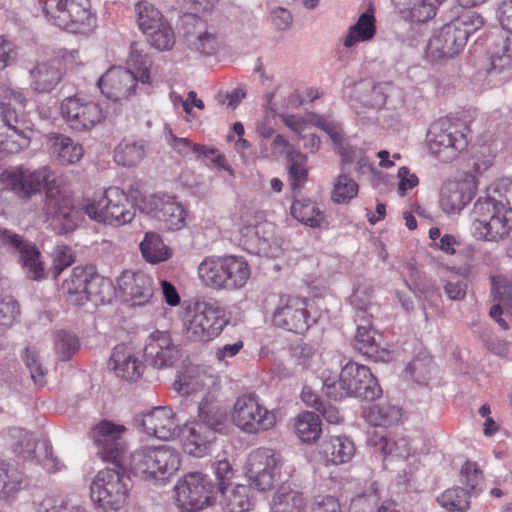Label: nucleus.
Wrapping results in <instances>:
<instances>
[{"mask_svg": "<svg viewBox=\"0 0 512 512\" xmlns=\"http://www.w3.org/2000/svg\"><path fill=\"white\" fill-rule=\"evenodd\" d=\"M451 24L458 32L464 34L467 43L469 37L483 29L484 20L478 13L469 11L451 21Z\"/></svg>", "mask_w": 512, "mask_h": 512, "instance_id": "54", "label": "nucleus"}, {"mask_svg": "<svg viewBox=\"0 0 512 512\" xmlns=\"http://www.w3.org/2000/svg\"><path fill=\"white\" fill-rule=\"evenodd\" d=\"M140 250L144 259L150 263H159L170 257L169 248L163 243L161 237L154 232H147L140 243Z\"/></svg>", "mask_w": 512, "mask_h": 512, "instance_id": "46", "label": "nucleus"}, {"mask_svg": "<svg viewBox=\"0 0 512 512\" xmlns=\"http://www.w3.org/2000/svg\"><path fill=\"white\" fill-rule=\"evenodd\" d=\"M20 315L18 302L10 295L0 297V325L10 327Z\"/></svg>", "mask_w": 512, "mask_h": 512, "instance_id": "62", "label": "nucleus"}, {"mask_svg": "<svg viewBox=\"0 0 512 512\" xmlns=\"http://www.w3.org/2000/svg\"><path fill=\"white\" fill-rule=\"evenodd\" d=\"M433 369V361L429 356H418L407 366L406 371L418 383H426Z\"/></svg>", "mask_w": 512, "mask_h": 512, "instance_id": "61", "label": "nucleus"}, {"mask_svg": "<svg viewBox=\"0 0 512 512\" xmlns=\"http://www.w3.org/2000/svg\"><path fill=\"white\" fill-rule=\"evenodd\" d=\"M248 262L239 256H210L198 266L202 283L212 289L236 290L242 288L250 277Z\"/></svg>", "mask_w": 512, "mask_h": 512, "instance_id": "6", "label": "nucleus"}, {"mask_svg": "<svg viewBox=\"0 0 512 512\" xmlns=\"http://www.w3.org/2000/svg\"><path fill=\"white\" fill-rule=\"evenodd\" d=\"M2 437L12 452L24 460H36L48 472L61 470L62 464L54 457L50 442L43 441L37 445L31 433L19 427L7 429Z\"/></svg>", "mask_w": 512, "mask_h": 512, "instance_id": "13", "label": "nucleus"}, {"mask_svg": "<svg viewBox=\"0 0 512 512\" xmlns=\"http://www.w3.org/2000/svg\"><path fill=\"white\" fill-rule=\"evenodd\" d=\"M282 460L270 449L252 451L245 464V475L249 485L261 492L270 490L280 476Z\"/></svg>", "mask_w": 512, "mask_h": 512, "instance_id": "15", "label": "nucleus"}, {"mask_svg": "<svg viewBox=\"0 0 512 512\" xmlns=\"http://www.w3.org/2000/svg\"><path fill=\"white\" fill-rule=\"evenodd\" d=\"M376 452L381 453L384 457H396L406 459L410 456L412 448L406 438L391 440L385 436H379L370 440Z\"/></svg>", "mask_w": 512, "mask_h": 512, "instance_id": "45", "label": "nucleus"}, {"mask_svg": "<svg viewBox=\"0 0 512 512\" xmlns=\"http://www.w3.org/2000/svg\"><path fill=\"white\" fill-rule=\"evenodd\" d=\"M471 200L472 193L466 183L453 180L443 183L439 204L444 213L458 214Z\"/></svg>", "mask_w": 512, "mask_h": 512, "instance_id": "33", "label": "nucleus"}, {"mask_svg": "<svg viewBox=\"0 0 512 512\" xmlns=\"http://www.w3.org/2000/svg\"><path fill=\"white\" fill-rule=\"evenodd\" d=\"M295 432L306 443H312L319 439L322 429L319 416L314 412L305 411L295 419Z\"/></svg>", "mask_w": 512, "mask_h": 512, "instance_id": "43", "label": "nucleus"}, {"mask_svg": "<svg viewBox=\"0 0 512 512\" xmlns=\"http://www.w3.org/2000/svg\"><path fill=\"white\" fill-rule=\"evenodd\" d=\"M373 294V286L370 282L364 280L362 282H358L354 287L353 292L350 296V303L356 310V316L358 314L361 315H369L372 317L369 311L372 309L373 304L371 302Z\"/></svg>", "mask_w": 512, "mask_h": 512, "instance_id": "52", "label": "nucleus"}, {"mask_svg": "<svg viewBox=\"0 0 512 512\" xmlns=\"http://www.w3.org/2000/svg\"><path fill=\"white\" fill-rule=\"evenodd\" d=\"M273 323L277 327L294 333L306 331L310 326L306 300L281 296L279 305L273 314Z\"/></svg>", "mask_w": 512, "mask_h": 512, "instance_id": "23", "label": "nucleus"}, {"mask_svg": "<svg viewBox=\"0 0 512 512\" xmlns=\"http://www.w3.org/2000/svg\"><path fill=\"white\" fill-rule=\"evenodd\" d=\"M62 290L70 303L83 305L87 301L104 302L111 283L92 269L75 267L70 277L63 281Z\"/></svg>", "mask_w": 512, "mask_h": 512, "instance_id": "12", "label": "nucleus"}, {"mask_svg": "<svg viewBox=\"0 0 512 512\" xmlns=\"http://www.w3.org/2000/svg\"><path fill=\"white\" fill-rule=\"evenodd\" d=\"M357 326L354 337V347L364 356L375 362H388L391 359L389 351L382 349L376 340V331L372 328L369 315L355 316Z\"/></svg>", "mask_w": 512, "mask_h": 512, "instance_id": "28", "label": "nucleus"}, {"mask_svg": "<svg viewBox=\"0 0 512 512\" xmlns=\"http://www.w3.org/2000/svg\"><path fill=\"white\" fill-rule=\"evenodd\" d=\"M84 210L91 219L113 226L131 222L136 211L127 195L117 187H110L98 198H93Z\"/></svg>", "mask_w": 512, "mask_h": 512, "instance_id": "11", "label": "nucleus"}, {"mask_svg": "<svg viewBox=\"0 0 512 512\" xmlns=\"http://www.w3.org/2000/svg\"><path fill=\"white\" fill-rule=\"evenodd\" d=\"M146 361L154 368L170 367L178 359L179 350L166 331L151 333L144 348Z\"/></svg>", "mask_w": 512, "mask_h": 512, "instance_id": "27", "label": "nucleus"}, {"mask_svg": "<svg viewBox=\"0 0 512 512\" xmlns=\"http://www.w3.org/2000/svg\"><path fill=\"white\" fill-rule=\"evenodd\" d=\"M47 146L50 153L63 165L77 163L83 156L82 146L63 134L48 135Z\"/></svg>", "mask_w": 512, "mask_h": 512, "instance_id": "36", "label": "nucleus"}, {"mask_svg": "<svg viewBox=\"0 0 512 512\" xmlns=\"http://www.w3.org/2000/svg\"><path fill=\"white\" fill-rule=\"evenodd\" d=\"M460 483L469 488L471 496H478L484 489V478L482 471L475 462L466 461L460 470Z\"/></svg>", "mask_w": 512, "mask_h": 512, "instance_id": "53", "label": "nucleus"}, {"mask_svg": "<svg viewBox=\"0 0 512 512\" xmlns=\"http://www.w3.org/2000/svg\"><path fill=\"white\" fill-rule=\"evenodd\" d=\"M227 323L225 310L217 301H196L187 312L183 333L189 341L205 343L217 337Z\"/></svg>", "mask_w": 512, "mask_h": 512, "instance_id": "7", "label": "nucleus"}, {"mask_svg": "<svg viewBox=\"0 0 512 512\" xmlns=\"http://www.w3.org/2000/svg\"><path fill=\"white\" fill-rule=\"evenodd\" d=\"M153 216L163 223L167 230H180L185 225L186 212L173 196H155L152 201Z\"/></svg>", "mask_w": 512, "mask_h": 512, "instance_id": "31", "label": "nucleus"}, {"mask_svg": "<svg viewBox=\"0 0 512 512\" xmlns=\"http://www.w3.org/2000/svg\"><path fill=\"white\" fill-rule=\"evenodd\" d=\"M321 452L328 462L338 465L351 460L355 446L347 437L334 436L321 444Z\"/></svg>", "mask_w": 512, "mask_h": 512, "instance_id": "38", "label": "nucleus"}, {"mask_svg": "<svg viewBox=\"0 0 512 512\" xmlns=\"http://www.w3.org/2000/svg\"><path fill=\"white\" fill-rule=\"evenodd\" d=\"M61 114L67 125L79 132L92 129L104 118L98 103L78 96L68 97L62 101Z\"/></svg>", "mask_w": 512, "mask_h": 512, "instance_id": "18", "label": "nucleus"}, {"mask_svg": "<svg viewBox=\"0 0 512 512\" xmlns=\"http://www.w3.org/2000/svg\"><path fill=\"white\" fill-rule=\"evenodd\" d=\"M379 497L376 491L357 495L352 499L350 504V512H372L374 507L378 505Z\"/></svg>", "mask_w": 512, "mask_h": 512, "instance_id": "64", "label": "nucleus"}, {"mask_svg": "<svg viewBox=\"0 0 512 512\" xmlns=\"http://www.w3.org/2000/svg\"><path fill=\"white\" fill-rule=\"evenodd\" d=\"M512 64V39L501 37L495 44L491 55V66L495 71H502Z\"/></svg>", "mask_w": 512, "mask_h": 512, "instance_id": "56", "label": "nucleus"}, {"mask_svg": "<svg viewBox=\"0 0 512 512\" xmlns=\"http://www.w3.org/2000/svg\"><path fill=\"white\" fill-rule=\"evenodd\" d=\"M118 286L123 300L131 306H143L154 295L153 279L143 272H123L118 278Z\"/></svg>", "mask_w": 512, "mask_h": 512, "instance_id": "26", "label": "nucleus"}, {"mask_svg": "<svg viewBox=\"0 0 512 512\" xmlns=\"http://www.w3.org/2000/svg\"><path fill=\"white\" fill-rule=\"evenodd\" d=\"M25 475L13 464L0 460V499L9 500L19 492L24 484Z\"/></svg>", "mask_w": 512, "mask_h": 512, "instance_id": "40", "label": "nucleus"}, {"mask_svg": "<svg viewBox=\"0 0 512 512\" xmlns=\"http://www.w3.org/2000/svg\"><path fill=\"white\" fill-rule=\"evenodd\" d=\"M180 465V453L169 445L141 447L131 453L129 461L134 476L154 485L167 483Z\"/></svg>", "mask_w": 512, "mask_h": 512, "instance_id": "3", "label": "nucleus"}, {"mask_svg": "<svg viewBox=\"0 0 512 512\" xmlns=\"http://www.w3.org/2000/svg\"><path fill=\"white\" fill-rule=\"evenodd\" d=\"M234 424L248 433L268 430L275 424V415L259 403L258 396L250 393L239 396L233 406Z\"/></svg>", "mask_w": 512, "mask_h": 512, "instance_id": "16", "label": "nucleus"}, {"mask_svg": "<svg viewBox=\"0 0 512 512\" xmlns=\"http://www.w3.org/2000/svg\"><path fill=\"white\" fill-rule=\"evenodd\" d=\"M243 237L246 249L253 254L276 258L282 253L280 239L276 237L272 223L248 226L243 231Z\"/></svg>", "mask_w": 512, "mask_h": 512, "instance_id": "24", "label": "nucleus"}, {"mask_svg": "<svg viewBox=\"0 0 512 512\" xmlns=\"http://www.w3.org/2000/svg\"><path fill=\"white\" fill-rule=\"evenodd\" d=\"M375 17L372 11L362 13L357 22L349 28L344 39L345 47H352L358 42L372 39L376 33Z\"/></svg>", "mask_w": 512, "mask_h": 512, "instance_id": "42", "label": "nucleus"}, {"mask_svg": "<svg viewBox=\"0 0 512 512\" xmlns=\"http://www.w3.org/2000/svg\"><path fill=\"white\" fill-rule=\"evenodd\" d=\"M358 193V184L347 174L341 173L332 191V200L338 204L350 202Z\"/></svg>", "mask_w": 512, "mask_h": 512, "instance_id": "55", "label": "nucleus"}, {"mask_svg": "<svg viewBox=\"0 0 512 512\" xmlns=\"http://www.w3.org/2000/svg\"><path fill=\"white\" fill-rule=\"evenodd\" d=\"M97 84L102 94L114 101L128 100L137 94L134 72L123 67L109 69Z\"/></svg>", "mask_w": 512, "mask_h": 512, "instance_id": "25", "label": "nucleus"}, {"mask_svg": "<svg viewBox=\"0 0 512 512\" xmlns=\"http://www.w3.org/2000/svg\"><path fill=\"white\" fill-rule=\"evenodd\" d=\"M43 13L54 25L71 33H86L95 25L88 0H46Z\"/></svg>", "mask_w": 512, "mask_h": 512, "instance_id": "10", "label": "nucleus"}, {"mask_svg": "<svg viewBox=\"0 0 512 512\" xmlns=\"http://www.w3.org/2000/svg\"><path fill=\"white\" fill-rule=\"evenodd\" d=\"M491 295L495 304L490 309V316L503 329H509V322L512 323V283L506 279L491 278Z\"/></svg>", "mask_w": 512, "mask_h": 512, "instance_id": "30", "label": "nucleus"}, {"mask_svg": "<svg viewBox=\"0 0 512 512\" xmlns=\"http://www.w3.org/2000/svg\"><path fill=\"white\" fill-rule=\"evenodd\" d=\"M291 214L295 219L311 228L320 227L324 216L310 199H298L292 203Z\"/></svg>", "mask_w": 512, "mask_h": 512, "instance_id": "44", "label": "nucleus"}, {"mask_svg": "<svg viewBox=\"0 0 512 512\" xmlns=\"http://www.w3.org/2000/svg\"><path fill=\"white\" fill-rule=\"evenodd\" d=\"M26 98L23 92L8 90L0 96L3 126L0 127V151L18 153L30 144V123L23 114Z\"/></svg>", "mask_w": 512, "mask_h": 512, "instance_id": "4", "label": "nucleus"}, {"mask_svg": "<svg viewBox=\"0 0 512 512\" xmlns=\"http://www.w3.org/2000/svg\"><path fill=\"white\" fill-rule=\"evenodd\" d=\"M215 440V433L204 424L189 423L182 431V446L186 453L195 457L204 456L210 444Z\"/></svg>", "mask_w": 512, "mask_h": 512, "instance_id": "34", "label": "nucleus"}, {"mask_svg": "<svg viewBox=\"0 0 512 512\" xmlns=\"http://www.w3.org/2000/svg\"><path fill=\"white\" fill-rule=\"evenodd\" d=\"M23 360L35 385L43 387L46 383L45 371L40 362L38 351L34 347H27Z\"/></svg>", "mask_w": 512, "mask_h": 512, "instance_id": "58", "label": "nucleus"}, {"mask_svg": "<svg viewBox=\"0 0 512 512\" xmlns=\"http://www.w3.org/2000/svg\"><path fill=\"white\" fill-rule=\"evenodd\" d=\"M468 127L462 122L440 119L427 132L429 152L442 162H450L468 145Z\"/></svg>", "mask_w": 512, "mask_h": 512, "instance_id": "9", "label": "nucleus"}, {"mask_svg": "<svg viewBox=\"0 0 512 512\" xmlns=\"http://www.w3.org/2000/svg\"><path fill=\"white\" fill-rule=\"evenodd\" d=\"M144 34L149 43L161 51L171 49L175 42L174 32L167 21Z\"/></svg>", "mask_w": 512, "mask_h": 512, "instance_id": "57", "label": "nucleus"}, {"mask_svg": "<svg viewBox=\"0 0 512 512\" xmlns=\"http://www.w3.org/2000/svg\"><path fill=\"white\" fill-rule=\"evenodd\" d=\"M145 147L142 141L124 140L118 144L114 151V160L117 164L131 167L143 159Z\"/></svg>", "mask_w": 512, "mask_h": 512, "instance_id": "47", "label": "nucleus"}, {"mask_svg": "<svg viewBox=\"0 0 512 512\" xmlns=\"http://www.w3.org/2000/svg\"><path fill=\"white\" fill-rule=\"evenodd\" d=\"M213 474L217 481L215 485L216 493L233 486L231 480L234 477V469L230 462L226 459L218 460L212 464Z\"/></svg>", "mask_w": 512, "mask_h": 512, "instance_id": "60", "label": "nucleus"}, {"mask_svg": "<svg viewBox=\"0 0 512 512\" xmlns=\"http://www.w3.org/2000/svg\"><path fill=\"white\" fill-rule=\"evenodd\" d=\"M220 505L225 512H247L251 508L249 488L245 485H234L218 492Z\"/></svg>", "mask_w": 512, "mask_h": 512, "instance_id": "41", "label": "nucleus"}, {"mask_svg": "<svg viewBox=\"0 0 512 512\" xmlns=\"http://www.w3.org/2000/svg\"><path fill=\"white\" fill-rule=\"evenodd\" d=\"M140 425L149 436L161 440L172 439L177 435L178 421L170 407H155L141 416Z\"/></svg>", "mask_w": 512, "mask_h": 512, "instance_id": "29", "label": "nucleus"}, {"mask_svg": "<svg viewBox=\"0 0 512 512\" xmlns=\"http://www.w3.org/2000/svg\"><path fill=\"white\" fill-rule=\"evenodd\" d=\"M195 31L186 32V40L192 49L202 55H213L219 48V39L213 27H207L204 22L191 17Z\"/></svg>", "mask_w": 512, "mask_h": 512, "instance_id": "35", "label": "nucleus"}, {"mask_svg": "<svg viewBox=\"0 0 512 512\" xmlns=\"http://www.w3.org/2000/svg\"><path fill=\"white\" fill-rule=\"evenodd\" d=\"M340 381L345 396L374 401L382 394V389L370 369L353 361L342 368Z\"/></svg>", "mask_w": 512, "mask_h": 512, "instance_id": "17", "label": "nucleus"}, {"mask_svg": "<svg viewBox=\"0 0 512 512\" xmlns=\"http://www.w3.org/2000/svg\"><path fill=\"white\" fill-rule=\"evenodd\" d=\"M471 231L478 240L498 242L512 230L510 201L480 197L474 204Z\"/></svg>", "mask_w": 512, "mask_h": 512, "instance_id": "5", "label": "nucleus"}, {"mask_svg": "<svg viewBox=\"0 0 512 512\" xmlns=\"http://www.w3.org/2000/svg\"><path fill=\"white\" fill-rule=\"evenodd\" d=\"M466 44L464 34L450 22L434 31L427 44L426 56L432 62H445L458 56Z\"/></svg>", "mask_w": 512, "mask_h": 512, "instance_id": "20", "label": "nucleus"}, {"mask_svg": "<svg viewBox=\"0 0 512 512\" xmlns=\"http://www.w3.org/2000/svg\"><path fill=\"white\" fill-rule=\"evenodd\" d=\"M132 481L122 467L100 470L90 485V496L94 504L104 511H117L124 507Z\"/></svg>", "mask_w": 512, "mask_h": 512, "instance_id": "8", "label": "nucleus"}, {"mask_svg": "<svg viewBox=\"0 0 512 512\" xmlns=\"http://www.w3.org/2000/svg\"><path fill=\"white\" fill-rule=\"evenodd\" d=\"M79 346L80 343L76 335L63 330L55 334V349L62 360H69Z\"/></svg>", "mask_w": 512, "mask_h": 512, "instance_id": "59", "label": "nucleus"}, {"mask_svg": "<svg viewBox=\"0 0 512 512\" xmlns=\"http://www.w3.org/2000/svg\"><path fill=\"white\" fill-rule=\"evenodd\" d=\"M391 96L392 86L389 83L364 79L353 85L349 98L351 107L357 113H362L382 109Z\"/></svg>", "mask_w": 512, "mask_h": 512, "instance_id": "21", "label": "nucleus"}, {"mask_svg": "<svg viewBox=\"0 0 512 512\" xmlns=\"http://www.w3.org/2000/svg\"><path fill=\"white\" fill-rule=\"evenodd\" d=\"M109 365L115 375L128 382L138 380L144 370L143 363L126 345H117L110 357Z\"/></svg>", "mask_w": 512, "mask_h": 512, "instance_id": "32", "label": "nucleus"}, {"mask_svg": "<svg viewBox=\"0 0 512 512\" xmlns=\"http://www.w3.org/2000/svg\"><path fill=\"white\" fill-rule=\"evenodd\" d=\"M469 492L459 486L445 490L438 498V503L449 512H465L470 507Z\"/></svg>", "mask_w": 512, "mask_h": 512, "instance_id": "48", "label": "nucleus"}, {"mask_svg": "<svg viewBox=\"0 0 512 512\" xmlns=\"http://www.w3.org/2000/svg\"><path fill=\"white\" fill-rule=\"evenodd\" d=\"M321 379L323 390L328 397L335 400L345 397V391H343L340 381V374L338 375L335 372L324 370L321 374Z\"/></svg>", "mask_w": 512, "mask_h": 512, "instance_id": "63", "label": "nucleus"}, {"mask_svg": "<svg viewBox=\"0 0 512 512\" xmlns=\"http://www.w3.org/2000/svg\"><path fill=\"white\" fill-rule=\"evenodd\" d=\"M220 390L217 375L204 369L189 370L181 379L180 391L185 395H198V424H204L215 434L222 433L228 424V415L218 402L216 395Z\"/></svg>", "mask_w": 512, "mask_h": 512, "instance_id": "2", "label": "nucleus"}, {"mask_svg": "<svg viewBox=\"0 0 512 512\" xmlns=\"http://www.w3.org/2000/svg\"><path fill=\"white\" fill-rule=\"evenodd\" d=\"M272 512H308L303 493L290 485L282 484L274 493L271 502Z\"/></svg>", "mask_w": 512, "mask_h": 512, "instance_id": "37", "label": "nucleus"}, {"mask_svg": "<svg viewBox=\"0 0 512 512\" xmlns=\"http://www.w3.org/2000/svg\"><path fill=\"white\" fill-rule=\"evenodd\" d=\"M216 487L207 476L200 472H191L175 486L177 505L186 512L202 510L215 501Z\"/></svg>", "mask_w": 512, "mask_h": 512, "instance_id": "14", "label": "nucleus"}, {"mask_svg": "<svg viewBox=\"0 0 512 512\" xmlns=\"http://www.w3.org/2000/svg\"><path fill=\"white\" fill-rule=\"evenodd\" d=\"M123 425L103 420L91 431L90 436L97 448V454L105 461L118 460L126 450Z\"/></svg>", "mask_w": 512, "mask_h": 512, "instance_id": "22", "label": "nucleus"}, {"mask_svg": "<svg viewBox=\"0 0 512 512\" xmlns=\"http://www.w3.org/2000/svg\"><path fill=\"white\" fill-rule=\"evenodd\" d=\"M31 87L39 93L52 91L61 80L59 69L50 62L38 63L30 70Z\"/></svg>", "mask_w": 512, "mask_h": 512, "instance_id": "39", "label": "nucleus"}, {"mask_svg": "<svg viewBox=\"0 0 512 512\" xmlns=\"http://www.w3.org/2000/svg\"><path fill=\"white\" fill-rule=\"evenodd\" d=\"M290 186L293 190L300 189L307 181V156L300 151H291L287 159Z\"/></svg>", "mask_w": 512, "mask_h": 512, "instance_id": "51", "label": "nucleus"}, {"mask_svg": "<svg viewBox=\"0 0 512 512\" xmlns=\"http://www.w3.org/2000/svg\"><path fill=\"white\" fill-rule=\"evenodd\" d=\"M0 249L16 255L31 279L37 280L43 276L44 269L39 260V251L19 234L7 228H0Z\"/></svg>", "mask_w": 512, "mask_h": 512, "instance_id": "19", "label": "nucleus"}, {"mask_svg": "<svg viewBox=\"0 0 512 512\" xmlns=\"http://www.w3.org/2000/svg\"><path fill=\"white\" fill-rule=\"evenodd\" d=\"M3 187L21 200H29L45 191L42 213L58 234H67L75 230L78 212L73 200L57 186L54 172L49 167L30 169L23 165L12 166L0 174Z\"/></svg>", "mask_w": 512, "mask_h": 512, "instance_id": "1", "label": "nucleus"}, {"mask_svg": "<svg viewBox=\"0 0 512 512\" xmlns=\"http://www.w3.org/2000/svg\"><path fill=\"white\" fill-rule=\"evenodd\" d=\"M401 417L400 409L390 403L373 405L368 411V421L374 426L389 427L396 424Z\"/></svg>", "mask_w": 512, "mask_h": 512, "instance_id": "50", "label": "nucleus"}, {"mask_svg": "<svg viewBox=\"0 0 512 512\" xmlns=\"http://www.w3.org/2000/svg\"><path fill=\"white\" fill-rule=\"evenodd\" d=\"M137 24L143 33H147L166 20L162 13L151 3L141 1L135 6Z\"/></svg>", "mask_w": 512, "mask_h": 512, "instance_id": "49", "label": "nucleus"}]
</instances>
